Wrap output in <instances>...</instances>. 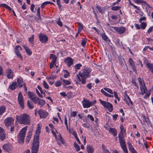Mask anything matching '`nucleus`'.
Wrapping results in <instances>:
<instances>
[{"mask_svg":"<svg viewBox=\"0 0 153 153\" xmlns=\"http://www.w3.org/2000/svg\"><path fill=\"white\" fill-rule=\"evenodd\" d=\"M33 39L34 36L33 35L31 36L29 38L28 41L30 43H32L33 41Z\"/></svg>","mask_w":153,"mask_h":153,"instance_id":"nucleus-53","label":"nucleus"},{"mask_svg":"<svg viewBox=\"0 0 153 153\" xmlns=\"http://www.w3.org/2000/svg\"><path fill=\"white\" fill-rule=\"evenodd\" d=\"M56 132L57 134H58V137L59 138H57V139H56L57 140L58 139L62 143H63L64 142V139L62 138L61 135L60 134H59L58 132L56 131Z\"/></svg>","mask_w":153,"mask_h":153,"instance_id":"nucleus-33","label":"nucleus"},{"mask_svg":"<svg viewBox=\"0 0 153 153\" xmlns=\"http://www.w3.org/2000/svg\"><path fill=\"white\" fill-rule=\"evenodd\" d=\"M81 66V64H77L75 65V68L76 69L79 70L80 69V67Z\"/></svg>","mask_w":153,"mask_h":153,"instance_id":"nucleus-48","label":"nucleus"},{"mask_svg":"<svg viewBox=\"0 0 153 153\" xmlns=\"http://www.w3.org/2000/svg\"><path fill=\"white\" fill-rule=\"evenodd\" d=\"M65 62L67 65L69 67L73 64V60L70 57L66 58L65 60Z\"/></svg>","mask_w":153,"mask_h":153,"instance_id":"nucleus-17","label":"nucleus"},{"mask_svg":"<svg viewBox=\"0 0 153 153\" xmlns=\"http://www.w3.org/2000/svg\"><path fill=\"white\" fill-rule=\"evenodd\" d=\"M146 65L150 71L153 74V64L150 63H148L146 64Z\"/></svg>","mask_w":153,"mask_h":153,"instance_id":"nucleus-24","label":"nucleus"},{"mask_svg":"<svg viewBox=\"0 0 153 153\" xmlns=\"http://www.w3.org/2000/svg\"><path fill=\"white\" fill-rule=\"evenodd\" d=\"M63 72L64 73V77L65 78H67L69 75V72L66 70H64Z\"/></svg>","mask_w":153,"mask_h":153,"instance_id":"nucleus-43","label":"nucleus"},{"mask_svg":"<svg viewBox=\"0 0 153 153\" xmlns=\"http://www.w3.org/2000/svg\"><path fill=\"white\" fill-rule=\"evenodd\" d=\"M38 102V105L41 106H42L44 105L45 103V101L44 100L40 99H39Z\"/></svg>","mask_w":153,"mask_h":153,"instance_id":"nucleus-30","label":"nucleus"},{"mask_svg":"<svg viewBox=\"0 0 153 153\" xmlns=\"http://www.w3.org/2000/svg\"><path fill=\"white\" fill-rule=\"evenodd\" d=\"M113 93L115 99L118 100V101L120 100V99L119 98L117 92L116 91H114Z\"/></svg>","mask_w":153,"mask_h":153,"instance_id":"nucleus-52","label":"nucleus"},{"mask_svg":"<svg viewBox=\"0 0 153 153\" xmlns=\"http://www.w3.org/2000/svg\"><path fill=\"white\" fill-rule=\"evenodd\" d=\"M69 132L71 134L73 135L76 132V131H74L72 128L69 129Z\"/></svg>","mask_w":153,"mask_h":153,"instance_id":"nucleus-57","label":"nucleus"},{"mask_svg":"<svg viewBox=\"0 0 153 153\" xmlns=\"http://www.w3.org/2000/svg\"><path fill=\"white\" fill-rule=\"evenodd\" d=\"M18 87L16 82L12 83L9 86V88L12 90H14Z\"/></svg>","mask_w":153,"mask_h":153,"instance_id":"nucleus-19","label":"nucleus"},{"mask_svg":"<svg viewBox=\"0 0 153 153\" xmlns=\"http://www.w3.org/2000/svg\"><path fill=\"white\" fill-rule=\"evenodd\" d=\"M105 91L103 89H101V92L105 96L107 97L108 95V94L107 92Z\"/></svg>","mask_w":153,"mask_h":153,"instance_id":"nucleus-55","label":"nucleus"},{"mask_svg":"<svg viewBox=\"0 0 153 153\" xmlns=\"http://www.w3.org/2000/svg\"><path fill=\"white\" fill-rule=\"evenodd\" d=\"M102 38L105 41H108L109 40L108 37L105 35V33H102L101 34Z\"/></svg>","mask_w":153,"mask_h":153,"instance_id":"nucleus-31","label":"nucleus"},{"mask_svg":"<svg viewBox=\"0 0 153 153\" xmlns=\"http://www.w3.org/2000/svg\"><path fill=\"white\" fill-rule=\"evenodd\" d=\"M27 95L28 97L31 100L35 97L36 96V95L34 94V93L30 91H28L27 92Z\"/></svg>","mask_w":153,"mask_h":153,"instance_id":"nucleus-21","label":"nucleus"},{"mask_svg":"<svg viewBox=\"0 0 153 153\" xmlns=\"http://www.w3.org/2000/svg\"><path fill=\"white\" fill-rule=\"evenodd\" d=\"M87 150L88 153H94V148L92 146L90 145L87 146Z\"/></svg>","mask_w":153,"mask_h":153,"instance_id":"nucleus-20","label":"nucleus"},{"mask_svg":"<svg viewBox=\"0 0 153 153\" xmlns=\"http://www.w3.org/2000/svg\"><path fill=\"white\" fill-rule=\"evenodd\" d=\"M125 100H126V103L128 105H129L130 103L131 105L132 104V102L131 101V99L128 96H127L125 98Z\"/></svg>","mask_w":153,"mask_h":153,"instance_id":"nucleus-27","label":"nucleus"},{"mask_svg":"<svg viewBox=\"0 0 153 153\" xmlns=\"http://www.w3.org/2000/svg\"><path fill=\"white\" fill-rule=\"evenodd\" d=\"M27 105L28 108L30 109L34 108V106L31 102H30L29 100L27 101Z\"/></svg>","mask_w":153,"mask_h":153,"instance_id":"nucleus-39","label":"nucleus"},{"mask_svg":"<svg viewBox=\"0 0 153 153\" xmlns=\"http://www.w3.org/2000/svg\"><path fill=\"white\" fill-rule=\"evenodd\" d=\"M57 4L59 7V8H60L61 7V5L60 4V0H56Z\"/></svg>","mask_w":153,"mask_h":153,"instance_id":"nucleus-63","label":"nucleus"},{"mask_svg":"<svg viewBox=\"0 0 153 153\" xmlns=\"http://www.w3.org/2000/svg\"><path fill=\"white\" fill-rule=\"evenodd\" d=\"M16 54L17 56L19 58L21 59H22V58L20 52L18 53H16Z\"/></svg>","mask_w":153,"mask_h":153,"instance_id":"nucleus-60","label":"nucleus"},{"mask_svg":"<svg viewBox=\"0 0 153 153\" xmlns=\"http://www.w3.org/2000/svg\"><path fill=\"white\" fill-rule=\"evenodd\" d=\"M79 75L82 78V83L83 84H85V79L84 78V76L83 74L81 73H79Z\"/></svg>","mask_w":153,"mask_h":153,"instance_id":"nucleus-34","label":"nucleus"},{"mask_svg":"<svg viewBox=\"0 0 153 153\" xmlns=\"http://www.w3.org/2000/svg\"><path fill=\"white\" fill-rule=\"evenodd\" d=\"M17 82L18 84V86L19 88L22 87L25 84V83L24 82L22 78L20 77L17 78Z\"/></svg>","mask_w":153,"mask_h":153,"instance_id":"nucleus-16","label":"nucleus"},{"mask_svg":"<svg viewBox=\"0 0 153 153\" xmlns=\"http://www.w3.org/2000/svg\"><path fill=\"white\" fill-rule=\"evenodd\" d=\"M135 3L137 4H146V2L143 1V0H133Z\"/></svg>","mask_w":153,"mask_h":153,"instance_id":"nucleus-36","label":"nucleus"},{"mask_svg":"<svg viewBox=\"0 0 153 153\" xmlns=\"http://www.w3.org/2000/svg\"><path fill=\"white\" fill-rule=\"evenodd\" d=\"M86 42V40L85 39H83L82 41L81 45L83 46L84 47L85 46Z\"/></svg>","mask_w":153,"mask_h":153,"instance_id":"nucleus-50","label":"nucleus"},{"mask_svg":"<svg viewBox=\"0 0 153 153\" xmlns=\"http://www.w3.org/2000/svg\"><path fill=\"white\" fill-rule=\"evenodd\" d=\"M109 131L110 133H112L114 136L117 135V133L116 129L115 128H110Z\"/></svg>","mask_w":153,"mask_h":153,"instance_id":"nucleus-23","label":"nucleus"},{"mask_svg":"<svg viewBox=\"0 0 153 153\" xmlns=\"http://www.w3.org/2000/svg\"><path fill=\"white\" fill-rule=\"evenodd\" d=\"M128 62L129 65L131 68L132 70L135 73L137 72V70L134 63L131 58H129L128 59Z\"/></svg>","mask_w":153,"mask_h":153,"instance_id":"nucleus-14","label":"nucleus"},{"mask_svg":"<svg viewBox=\"0 0 153 153\" xmlns=\"http://www.w3.org/2000/svg\"><path fill=\"white\" fill-rule=\"evenodd\" d=\"M87 117L89 118L90 119V120L92 121H94V119L93 117L91 115L88 114V115Z\"/></svg>","mask_w":153,"mask_h":153,"instance_id":"nucleus-61","label":"nucleus"},{"mask_svg":"<svg viewBox=\"0 0 153 153\" xmlns=\"http://www.w3.org/2000/svg\"><path fill=\"white\" fill-rule=\"evenodd\" d=\"M14 122V120L12 118H7L5 119L4 123L5 126L7 127H8L11 125Z\"/></svg>","mask_w":153,"mask_h":153,"instance_id":"nucleus-12","label":"nucleus"},{"mask_svg":"<svg viewBox=\"0 0 153 153\" xmlns=\"http://www.w3.org/2000/svg\"><path fill=\"white\" fill-rule=\"evenodd\" d=\"M62 84V82L59 80L56 81L55 83V86L56 87L60 86Z\"/></svg>","mask_w":153,"mask_h":153,"instance_id":"nucleus-40","label":"nucleus"},{"mask_svg":"<svg viewBox=\"0 0 153 153\" xmlns=\"http://www.w3.org/2000/svg\"><path fill=\"white\" fill-rule=\"evenodd\" d=\"M23 47L24 48L27 54L30 56L31 55L32 53V52L30 48L25 45H24Z\"/></svg>","mask_w":153,"mask_h":153,"instance_id":"nucleus-26","label":"nucleus"},{"mask_svg":"<svg viewBox=\"0 0 153 153\" xmlns=\"http://www.w3.org/2000/svg\"><path fill=\"white\" fill-rule=\"evenodd\" d=\"M22 48L19 46H17L14 49V51L15 53L20 52V51H21Z\"/></svg>","mask_w":153,"mask_h":153,"instance_id":"nucleus-29","label":"nucleus"},{"mask_svg":"<svg viewBox=\"0 0 153 153\" xmlns=\"http://www.w3.org/2000/svg\"><path fill=\"white\" fill-rule=\"evenodd\" d=\"M96 8L98 10L99 12L101 14H102L103 13V10L100 6L98 5H97L96 7Z\"/></svg>","mask_w":153,"mask_h":153,"instance_id":"nucleus-42","label":"nucleus"},{"mask_svg":"<svg viewBox=\"0 0 153 153\" xmlns=\"http://www.w3.org/2000/svg\"><path fill=\"white\" fill-rule=\"evenodd\" d=\"M39 40L42 43H45L48 40V38L46 35L42 34H39Z\"/></svg>","mask_w":153,"mask_h":153,"instance_id":"nucleus-11","label":"nucleus"},{"mask_svg":"<svg viewBox=\"0 0 153 153\" xmlns=\"http://www.w3.org/2000/svg\"><path fill=\"white\" fill-rule=\"evenodd\" d=\"M62 81L63 82V85L64 86L70 85L71 83L70 81L64 79H63Z\"/></svg>","mask_w":153,"mask_h":153,"instance_id":"nucleus-28","label":"nucleus"},{"mask_svg":"<svg viewBox=\"0 0 153 153\" xmlns=\"http://www.w3.org/2000/svg\"><path fill=\"white\" fill-rule=\"evenodd\" d=\"M50 58L52 59V61L51 62L54 63H56L57 58L55 55L53 54H51L50 55Z\"/></svg>","mask_w":153,"mask_h":153,"instance_id":"nucleus-22","label":"nucleus"},{"mask_svg":"<svg viewBox=\"0 0 153 153\" xmlns=\"http://www.w3.org/2000/svg\"><path fill=\"white\" fill-rule=\"evenodd\" d=\"M18 100L19 103L22 109H24V100L22 94L21 92H20L18 94Z\"/></svg>","mask_w":153,"mask_h":153,"instance_id":"nucleus-9","label":"nucleus"},{"mask_svg":"<svg viewBox=\"0 0 153 153\" xmlns=\"http://www.w3.org/2000/svg\"><path fill=\"white\" fill-rule=\"evenodd\" d=\"M0 6H3L5 7L6 9H7V10H8L9 11H11L12 9L10 7H9L8 5L7 4H2L0 5Z\"/></svg>","mask_w":153,"mask_h":153,"instance_id":"nucleus-37","label":"nucleus"},{"mask_svg":"<svg viewBox=\"0 0 153 153\" xmlns=\"http://www.w3.org/2000/svg\"><path fill=\"white\" fill-rule=\"evenodd\" d=\"M38 114L41 118H45L48 115V113L44 110H40L38 111Z\"/></svg>","mask_w":153,"mask_h":153,"instance_id":"nucleus-10","label":"nucleus"},{"mask_svg":"<svg viewBox=\"0 0 153 153\" xmlns=\"http://www.w3.org/2000/svg\"><path fill=\"white\" fill-rule=\"evenodd\" d=\"M96 101L91 102L88 100L84 99L82 101L83 106L84 108H88L90 106L93 105Z\"/></svg>","mask_w":153,"mask_h":153,"instance_id":"nucleus-7","label":"nucleus"},{"mask_svg":"<svg viewBox=\"0 0 153 153\" xmlns=\"http://www.w3.org/2000/svg\"><path fill=\"white\" fill-rule=\"evenodd\" d=\"M101 104L103 106L104 108H107L110 112H111L113 110V106L112 104L108 102L103 101L100 99L99 100Z\"/></svg>","mask_w":153,"mask_h":153,"instance_id":"nucleus-6","label":"nucleus"},{"mask_svg":"<svg viewBox=\"0 0 153 153\" xmlns=\"http://www.w3.org/2000/svg\"><path fill=\"white\" fill-rule=\"evenodd\" d=\"M5 135L6 133L4 129L0 127V139L1 140H3L5 139Z\"/></svg>","mask_w":153,"mask_h":153,"instance_id":"nucleus-18","label":"nucleus"},{"mask_svg":"<svg viewBox=\"0 0 153 153\" xmlns=\"http://www.w3.org/2000/svg\"><path fill=\"white\" fill-rule=\"evenodd\" d=\"M51 4L54 5V4L49 1H45L43 2L41 5L42 8H43L47 4Z\"/></svg>","mask_w":153,"mask_h":153,"instance_id":"nucleus-35","label":"nucleus"},{"mask_svg":"<svg viewBox=\"0 0 153 153\" xmlns=\"http://www.w3.org/2000/svg\"><path fill=\"white\" fill-rule=\"evenodd\" d=\"M146 94L144 96V97L146 98H147L150 95V92L149 91H147L145 93Z\"/></svg>","mask_w":153,"mask_h":153,"instance_id":"nucleus-49","label":"nucleus"},{"mask_svg":"<svg viewBox=\"0 0 153 153\" xmlns=\"http://www.w3.org/2000/svg\"><path fill=\"white\" fill-rule=\"evenodd\" d=\"M120 8L119 6H113L111 7V10H112L116 11L118 10Z\"/></svg>","mask_w":153,"mask_h":153,"instance_id":"nucleus-46","label":"nucleus"},{"mask_svg":"<svg viewBox=\"0 0 153 153\" xmlns=\"http://www.w3.org/2000/svg\"><path fill=\"white\" fill-rule=\"evenodd\" d=\"M60 94L63 97H65L67 95V94H65V93L64 92L60 93Z\"/></svg>","mask_w":153,"mask_h":153,"instance_id":"nucleus-64","label":"nucleus"},{"mask_svg":"<svg viewBox=\"0 0 153 153\" xmlns=\"http://www.w3.org/2000/svg\"><path fill=\"white\" fill-rule=\"evenodd\" d=\"M16 120L20 124L25 125H28L30 124V117L28 114L24 113L19 116H16Z\"/></svg>","mask_w":153,"mask_h":153,"instance_id":"nucleus-3","label":"nucleus"},{"mask_svg":"<svg viewBox=\"0 0 153 153\" xmlns=\"http://www.w3.org/2000/svg\"><path fill=\"white\" fill-rule=\"evenodd\" d=\"M120 131L118 134V137L120 146L125 153H128L127 149L126 142L124 140V136L126 134V130L122 125L120 126Z\"/></svg>","mask_w":153,"mask_h":153,"instance_id":"nucleus-2","label":"nucleus"},{"mask_svg":"<svg viewBox=\"0 0 153 153\" xmlns=\"http://www.w3.org/2000/svg\"><path fill=\"white\" fill-rule=\"evenodd\" d=\"M39 98L36 96L32 100V101L35 103L36 104L37 103L39 100Z\"/></svg>","mask_w":153,"mask_h":153,"instance_id":"nucleus-44","label":"nucleus"},{"mask_svg":"<svg viewBox=\"0 0 153 153\" xmlns=\"http://www.w3.org/2000/svg\"><path fill=\"white\" fill-rule=\"evenodd\" d=\"M78 24L79 26L78 29V31H79V32H80L83 28V25L80 22H79Z\"/></svg>","mask_w":153,"mask_h":153,"instance_id":"nucleus-47","label":"nucleus"},{"mask_svg":"<svg viewBox=\"0 0 153 153\" xmlns=\"http://www.w3.org/2000/svg\"><path fill=\"white\" fill-rule=\"evenodd\" d=\"M51 132L53 134V135L54 136V137H55V138L56 139H57V136L56 134V131H57L56 130V129H51Z\"/></svg>","mask_w":153,"mask_h":153,"instance_id":"nucleus-45","label":"nucleus"},{"mask_svg":"<svg viewBox=\"0 0 153 153\" xmlns=\"http://www.w3.org/2000/svg\"><path fill=\"white\" fill-rule=\"evenodd\" d=\"M111 29L112 31L114 30L119 34H123L126 31V29L124 27H111Z\"/></svg>","mask_w":153,"mask_h":153,"instance_id":"nucleus-8","label":"nucleus"},{"mask_svg":"<svg viewBox=\"0 0 153 153\" xmlns=\"http://www.w3.org/2000/svg\"><path fill=\"white\" fill-rule=\"evenodd\" d=\"M132 83L135 86H136L137 89L139 88V86L137 84V82L135 81L134 80H132Z\"/></svg>","mask_w":153,"mask_h":153,"instance_id":"nucleus-56","label":"nucleus"},{"mask_svg":"<svg viewBox=\"0 0 153 153\" xmlns=\"http://www.w3.org/2000/svg\"><path fill=\"white\" fill-rule=\"evenodd\" d=\"M35 7V5H34L33 4H32L31 5L30 10H31V11L32 12H34V9Z\"/></svg>","mask_w":153,"mask_h":153,"instance_id":"nucleus-62","label":"nucleus"},{"mask_svg":"<svg viewBox=\"0 0 153 153\" xmlns=\"http://www.w3.org/2000/svg\"><path fill=\"white\" fill-rule=\"evenodd\" d=\"M6 108L4 106L0 107V115H2L5 111Z\"/></svg>","mask_w":153,"mask_h":153,"instance_id":"nucleus-32","label":"nucleus"},{"mask_svg":"<svg viewBox=\"0 0 153 153\" xmlns=\"http://www.w3.org/2000/svg\"><path fill=\"white\" fill-rule=\"evenodd\" d=\"M2 147L4 150L8 152H11L13 149L12 146L9 144H6L4 145Z\"/></svg>","mask_w":153,"mask_h":153,"instance_id":"nucleus-13","label":"nucleus"},{"mask_svg":"<svg viewBox=\"0 0 153 153\" xmlns=\"http://www.w3.org/2000/svg\"><path fill=\"white\" fill-rule=\"evenodd\" d=\"M56 23L60 27H62V24L61 22L59 20L56 21Z\"/></svg>","mask_w":153,"mask_h":153,"instance_id":"nucleus-59","label":"nucleus"},{"mask_svg":"<svg viewBox=\"0 0 153 153\" xmlns=\"http://www.w3.org/2000/svg\"><path fill=\"white\" fill-rule=\"evenodd\" d=\"M38 126L37 129L36 130L35 134L34 136L33 143L32 146L31 153H37L39 149V140L40 128L39 124L38 125Z\"/></svg>","mask_w":153,"mask_h":153,"instance_id":"nucleus-1","label":"nucleus"},{"mask_svg":"<svg viewBox=\"0 0 153 153\" xmlns=\"http://www.w3.org/2000/svg\"><path fill=\"white\" fill-rule=\"evenodd\" d=\"M74 147L77 151H78L80 150L79 146L76 143H74Z\"/></svg>","mask_w":153,"mask_h":153,"instance_id":"nucleus-51","label":"nucleus"},{"mask_svg":"<svg viewBox=\"0 0 153 153\" xmlns=\"http://www.w3.org/2000/svg\"><path fill=\"white\" fill-rule=\"evenodd\" d=\"M7 76L9 79H13L14 76L13 72L12 70L10 68L8 69L6 72Z\"/></svg>","mask_w":153,"mask_h":153,"instance_id":"nucleus-15","label":"nucleus"},{"mask_svg":"<svg viewBox=\"0 0 153 153\" xmlns=\"http://www.w3.org/2000/svg\"><path fill=\"white\" fill-rule=\"evenodd\" d=\"M27 128V127L26 126L22 128L17 135L18 141L20 144H22L23 143Z\"/></svg>","mask_w":153,"mask_h":153,"instance_id":"nucleus-4","label":"nucleus"},{"mask_svg":"<svg viewBox=\"0 0 153 153\" xmlns=\"http://www.w3.org/2000/svg\"><path fill=\"white\" fill-rule=\"evenodd\" d=\"M103 88L104 90L107 91L109 93L112 94H113V91L111 89L106 87L104 88Z\"/></svg>","mask_w":153,"mask_h":153,"instance_id":"nucleus-38","label":"nucleus"},{"mask_svg":"<svg viewBox=\"0 0 153 153\" xmlns=\"http://www.w3.org/2000/svg\"><path fill=\"white\" fill-rule=\"evenodd\" d=\"M43 85L45 88L46 89H48L49 88L48 85L47 84L46 82L45 81H43Z\"/></svg>","mask_w":153,"mask_h":153,"instance_id":"nucleus-54","label":"nucleus"},{"mask_svg":"<svg viewBox=\"0 0 153 153\" xmlns=\"http://www.w3.org/2000/svg\"><path fill=\"white\" fill-rule=\"evenodd\" d=\"M128 145L129 149L130 151L132 153H136L135 150L132 146L131 143L128 142Z\"/></svg>","mask_w":153,"mask_h":153,"instance_id":"nucleus-25","label":"nucleus"},{"mask_svg":"<svg viewBox=\"0 0 153 153\" xmlns=\"http://www.w3.org/2000/svg\"><path fill=\"white\" fill-rule=\"evenodd\" d=\"M137 79L140 84V89L141 91L140 94L142 95H143L147 91V89L144 82L142 81L141 78L140 77H138Z\"/></svg>","mask_w":153,"mask_h":153,"instance_id":"nucleus-5","label":"nucleus"},{"mask_svg":"<svg viewBox=\"0 0 153 153\" xmlns=\"http://www.w3.org/2000/svg\"><path fill=\"white\" fill-rule=\"evenodd\" d=\"M153 29V26H151L147 30V33L149 34H150V33L152 32Z\"/></svg>","mask_w":153,"mask_h":153,"instance_id":"nucleus-58","label":"nucleus"},{"mask_svg":"<svg viewBox=\"0 0 153 153\" xmlns=\"http://www.w3.org/2000/svg\"><path fill=\"white\" fill-rule=\"evenodd\" d=\"M146 23L144 22L141 23L140 25V28L142 29H144L146 26Z\"/></svg>","mask_w":153,"mask_h":153,"instance_id":"nucleus-41","label":"nucleus"}]
</instances>
